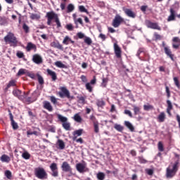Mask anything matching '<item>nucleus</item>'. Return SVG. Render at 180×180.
Returning a JSON list of instances; mask_svg holds the SVG:
<instances>
[{
    "mask_svg": "<svg viewBox=\"0 0 180 180\" xmlns=\"http://www.w3.org/2000/svg\"><path fill=\"white\" fill-rule=\"evenodd\" d=\"M13 95H14L16 98H18L20 101H25L27 103H33L35 101H37V91H34L32 93V97H27L29 95V92H24L23 96H22V91L19 89H14L13 91Z\"/></svg>",
    "mask_w": 180,
    "mask_h": 180,
    "instance_id": "f257e3e1",
    "label": "nucleus"
},
{
    "mask_svg": "<svg viewBox=\"0 0 180 180\" xmlns=\"http://www.w3.org/2000/svg\"><path fill=\"white\" fill-rule=\"evenodd\" d=\"M46 18L47 19L48 26H51V22H53V20H55V22L56 23V25H57V29H60V27H61V22H60L58 14L56 13L54 11L46 13Z\"/></svg>",
    "mask_w": 180,
    "mask_h": 180,
    "instance_id": "f03ea898",
    "label": "nucleus"
},
{
    "mask_svg": "<svg viewBox=\"0 0 180 180\" xmlns=\"http://www.w3.org/2000/svg\"><path fill=\"white\" fill-rule=\"evenodd\" d=\"M179 162H175L174 164H171L166 169V178H174L175 175H176V172H178Z\"/></svg>",
    "mask_w": 180,
    "mask_h": 180,
    "instance_id": "7ed1b4c3",
    "label": "nucleus"
},
{
    "mask_svg": "<svg viewBox=\"0 0 180 180\" xmlns=\"http://www.w3.org/2000/svg\"><path fill=\"white\" fill-rule=\"evenodd\" d=\"M4 41L7 43V44H10L11 47L18 46V38L15 36L13 32H8L7 35L4 37Z\"/></svg>",
    "mask_w": 180,
    "mask_h": 180,
    "instance_id": "20e7f679",
    "label": "nucleus"
},
{
    "mask_svg": "<svg viewBox=\"0 0 180 180\" xmlns=\"http://www.w3.org/2000/svg\"><path fill=\"white\" fill-rule=\"evenodd\" d=\"M58 95L60 98H67L68 99H74V96H71L70 93V90L67 89L65 86L59 87Z\"/></svg>",
    "mask_w": 180,
    "mask_h": 180,
    "instance_id": "39448f33",
    "label": "nucleus"
},
{
    "mask_svg": "<svg viewBox=\"0 0 180 180\" xmlns=\"http://www.w3.org/2000/svg\"><path fill=\"white\" fill-rule=\"evenodd\" d=\"M34 175L38 179H47L48 174L43 167H37L34 169Z\"/></svg>",
    "mask_w": 180,
    "mask_h": 180,
    "instance_id": "423d86ee",
    "label": "nucleus"
},
{
    "mask_svg": "<svg viewBox=\"0 0 180 180\" xmlns=\"http://www.w3.org/2000/svg\"><path fill=\"white\" fill-rule=\"evenodd\" d=\"M58 119L61 122L62 126L65 130L69 131L71 129V123L68 122V118L60 114H58Z\"/></svg>",
    "mask_w": 180,
    "mask_h": 180,
    "instance_id": "0eeeda50",
    "label": "nucleus"
},
{
    "mask_svg": "<svg viewBox=\"0 0 180 180\" xmlns=\"http://www.w3.org/2000/svg\"><path fill=\"white\" fill-rule=\"evenodd\" d=\"M76 169L79 174H84V172H89V169L86 167L85 162L82 163H77L76 165Z\"/></svg>",
    "mask_w": 180,
    "mask_h": 180,
    "instance_id": "6e6552de",
    "label": "nucleus"
},
{
    "mask_svg": "<svg viewBox=\"0 0 180 180\" xmlns=\"http://www.w3.org/2000/svg\"><path fill=\"white\" fill-rule=\"evenodd\" d=\"M145 25L149 29H154V30H161V27L158 26V23L153 22L150 21L149 20H146L145 21Z\"/></svg>",
    "mask_w": 180,
    "mask_h": 180,
    "instance_id": "1a4fd4ad",
    "label": "nucleus"
},
{
    "mask_svg": "<svg viewBox=\"0 0 180 180\" xmlns=\"http://www.w3.org/2000/svg\"><path fill=\"white\" fill-rule=\"evenodd\" d=\"M49 168L52 172L51 175L55 178H57V176H58V167H57V163L53 162L51 164Z\"/></svg>",
    "mask_w": 180,
    "mask_h": 180,
    "instance_id": "9d476101",
    "label": "nucleus"
},
{
    "mask_svg": "<svg viewBox=\"0 0 180 180\" xmlns=\"http://www.w3.org/2000/svg\"><path fill=\"white\" fill-rule=\"evenodd\" d=\"M114 53L117 58H122V48L116 43H114Z\"/></svg>",
    "mask_w": 180,
    "mask_h": 180,
    "instance_id": "9b49d317",
    "label": "nucleus"
},
{
    "mask_svg": "<svg viewBox=\"0 0 180 180\" xmlns=\"http://www.w3.org/2000/svg\"><path fill=\"white\" fill-rule=\"evenodd\" d=\"M123 20V18L120 17V15L115 16L112 24L113 27H119V26H120V23H122Z\"/></svg>",
    "mask_w": 180,
    "mask_h": 180,
    "instance_id": "f8f14e48",
    "label": "nucleus"
},
{
    "mask_svg": "<svg viewBox=\"0 0 180 180\" xmlns=\"http://www.w3.org/2000/svg\"><path fill=\"white\" fill-rule=\"evenodd\" d=\"M32 61L39 65L43 64V58L39 54L37 53L32 56Z\"/></svg>",
    "mask_w": 180,
    "mask_h": 180,
    "instance_id": "ddd939ff",
    "label": "nucleus"
},
{
    "mask_svg": "<svg viewBox=\"0 0 180 180\" xmlns=\"http://www.w3.org/2000/svg\"><path fill=\"white\" fill-rule=\"evenodd\" d=\"M61 169L63 172H72V168H71V165H70L68 162H63Z\"/></svg>",
    "mask_w": 180,
    "mask_h": 180,
    "instance_id": "4468645a",
    "label": "nucleus"
},
{
    "mask_svg": "<svg viewBox=\"0 0 180 180\" xmlns=\"http://www.w3.org/2000/svg\"><path fill=\"white\" fill-rule=\"evenodd\" d=\"M25 49L28 52L32 51V50H33L34 52L36 53V51H37V46H36V44L32 42H28L27 46L25 47Z\"/></svg>",
    "mask_w": 180,
    "mask_h": 180,
    "instance_id": "2eb2a0df",
    "label": "nucleus"
},
{
    "mask_svg": "<svg viewBox=\"0 0 180 180\" xmlns=\"http://www.w3.org/2000/svg\"><path fill=\"white\" fill-rule=\"evenodd\" d=\"M123 11L124 13L127 15V16H128L129 18H131L132 19H134L136 16V13H134L130 8H124Z\"/></svg>",
    "mask_w": 180,
    "mask_h": 180,
    "instance_id": "dca6fc26",
    "label": "nucleus"
},
{
    "mask_svg": "<svg viewBox=\"0 0 180 180\" xmlns=\"http://www.w3.org/2000/svg\"><path fill=\"white\" fill-rule=\"evenodd\" d=\"M17 86H18V81H16V79H11L7 84L5 91H8V89L11 87L16 88Z\"/></svg>",
    "mask_w": 180,
    "mask_h": 180,
    "instance_id": "f3484780",
    "label": "nucleus"
},
{
    "mask_svg": "<svg viewBox=\"0 0 180 180\" xmlns=\"http://www.w3.org/2000/svg\"><path fill=\"white\" fill-rule=\"evenodd\" d=\"M82 133H84V129H82L75 130V131H73V133H72V134H73V137H72L73 141H75L78 137H79L80 136H82Z\"/></svg>",
    "mask_w": 180,
    "mask_h": 180,
    "instance_id": "a211bd4d",
    "label": "nucleus"
},
{
    "mask_svg": "<svg viewBox=\"0 0 180 180\" xmlns=\"http://www.w3.org/2000/svg\"><path fill=\"white\" fill-rule=\"evenodd\" d=\"M165 53L167 57H169L172 61H174V54L172 53V51L169 49V47H165Z\"/></svg>",
    "mask_w": 180,
    "mask_h": 180,
    "instance_id": "6ab92c4d",
    "label": "nucleus"
},
{
    "mask_svg": "<svg viewBox=\"0 0 180 180\" xmlns=\"http://www.w3.org/2000/svg\"><path fill=\"white\" fill-rule=\"evenodd\" d=\"M43 105L44 109H46V110H49V112H53V106L50 102L45 101L43 102Z\"/></svg>",
    "mask_w": 180,
    "mask_h": 180,
    "instance_id": "aec40b11",
    "label": "nucleus"
},
{
    "mask_svg": "<svg viewBox=\"0 0 180 180\" xmlns=\"http://www.w3.org/2000/svg\"><path fill=\"white\" fill-rule=\"evenodd\" d=\"M166 118L167 117L165 115V112H162L158 116L157 120H158V122H159V123H163V122H165Z\"/></svg>",
    "mask_w": 180,
    "mask_h": 180,
    "instance_id": "412c9836",
    "label": "nucleus"
},
{
    "mask_svg": "<svg viewBox=\"0 0 180 180\" xmlns=\"http://www.w3.org/2000/svg\"><path fill=\"white\" fill-rule=\"evenodd\" d=\"M51 46L55 49H58V50H64V47H63V45H61L58 41L52 42Z\"/></svg>",
    "mask_w": 180,
    "mask_h": 180,
    "instance_id": "4be33fe9",
    "label": "nucleus"
},
{
    "mask_svg": "<svg viewBox=\"0 0 180 180\" xmlns=\"http://www.w3.org/2000/svg\"><path fill=\"white\" fill-rule=\"evenodd\" d=\"M46 72H48V74L50 75V77H51L52 80L56 81L57 79V74L56 73V72H54L50 69H47Z\"/></svg>",
    "mask_w": 180,
    "mask_h": 180,
    "instance_id": "5701e85b",
    "label": "nucleus"
},
{
    "mask_svg": "<svg viewBox=\"0 0 180 180\" xmlns=\"http://www.w3.org/2000/svg\"><path fill=\"white\" fill-rule=\"evenodd\" d=\"M56 146H58L59 150H64L65 148V143L61 139L57 141Z\"/></svg>",
    "mask_w": 180,
    "mask_h": 180,
    "instance_id": "b1692460",
    "label": "nucleus"
},
{
    "mask_svg": "<svg viewBox=\"0 0 180 180\" xmlns=\"http://www.w3.org/2000/svg\"><path fill=\"white\" fill-rule=\"evenodd\" d=\"M1 162H11V157L8 156V155H2L1 158Z\"/></svg>",
    "mask_w": 180,
    "mask_h": 180,
    "instance_id": "393cba45",
    "label": "nucleus"
},
{
    "mask_svg": "<svg viewBox=\"0 0 180 180\" xmlns=\"http://www.w3.org/2000/svg\"><path fill=\"white\" fill-rule=\"evenodd\" d=\"M167 112L169 116H171V110H172V103H171V101L167 100Z\"/></svg>",
    "mask_w": 180,
    "mask_h": 180,
    "instance_id": "a878e982",
    "label": "nucleus"
},
{
    "mask_svg": "<svg viewBox=\"0 0 180 180\" xmlns=\"http://www.w3.org/2000/svg\"><path fill=\"white\" fill-rule=\"evenodd\" d=\"M70 42L72 43V44H74V41H72L70 37L66 36L63 41V44L67 46L70 44Z\"/></svg>",
    "mask_w": 180,
    "mask_h": 180,
    "instance_id": "bb28decb",
    "label": "nucleus"
},
{
    "mask_svg": "<svg viewBox=\"0 0 180 180\" xmlns=\"http://www.w3.org/2000/svg\"><path fill=\"white\" fill-rule=\"evenodd\" d=\"M75 9V6L72 4H70L68 5L66 8L67 13H71V12H74V10Z\"/></svg>",
    "mask_w": 180,
    "mask_h": 180,
    "instance_id": "cd10ccee",
    "label": "nucleus"
},
{
    "mask_svg": "<svg viewBox=\"0 0 180 180\" xmlns=\"http://www.w3.org/2000/svg\"><path fill=\"white\" fill-rule=\"evenodd\" d=\"M143 110H146V112H148L149 110H154V105L147 103L143 105Z\"/></svg>",
    "mask_w": 180,
    "mask_h": 180,
    "instance_id": "c85d7f7f",
    "label": "nucleus"
},
{
    "mask_svg": "<svg viewBox=\"0 0 180 180\" xmlns=\"http://www.w3.org/2000/svg\"><path fill=\"white\" fill-rule=\"evenodd\" d=\"M124 124L126 127H127L130 130V131H134V127L133 126V124H131L130 122L125 121Z\"/></svg>",
    "mask_w": 180,
    "mask_h": 180,
    "instance_id": "c756f323",
    "label": "nucleus"
},
{
    "mask_svg": "<svg viewBox=\"0 0 180 180\" xmlns=\"http://www.w3.org/2000/svg\"><path fill=\"white\" fill-rule=\"evenodd\" d=\"M94 133L98 134V133H99V122H98V121H94Z\"/></svg>",
    "mask_w": 180,
    "mask_h": 180,
    "instance_id": "7c9ffc66",
    "label": "nucleus"
},
{
    "mask_svg": "<svg viewBox=\"0 0 180 180\" xmlns=\"http://www.w3.org/2000/svg\"><path fill=\"white\" fill-rule=\"evenodd\" d=\"M56 67H58V68H67V65H64L63 62L58 60L55 62Z\"/></svg>",
    "mask_w": 180,
    "mask_h": 180,
    "instance_id": "2f4dec72",
    "label": "nucleus"
},
{
    "mask_svg": "<svg viewBox=\"0 0 180 180\" xmlns=\"http://www.w3.org/2000/svg\"><path fill=\"white\" fill-rule=\"evenodd\" d=\"M25 74H27V70L26 69L21 68L18 70L17 73L18 77H22V75H25Z\"/></svg>",
    "mask_w": 180,
    "mask_h": 180,
    "instance_id": "473e14b6",
    "label": "nucleus"
},
{
    "mask_svg": "<svg viewBox=\"0 0 180 180\" xmlns=\"http://www.w3.org/2000/svg\"><path fill=\"white\" fill-rule=\"evenodd\" d=\"M73 119L77 123H81V122H82V118L81 117L79 114H75Z\"/></svg>",
    "mask_w": 180,
    "mask_h": 180,
    "instance_id": "72a5a7b5",
    "label": "nucleus"
},
{
    "mask_svg": "<svg viewBox=\"0 0 180 180\" xmlns=\"http://www.w3.org/2000/svg\"><path fill=\"white\" fill-rule=\"evenodd\" d=\"M4 175L8 179H12V172H11V170H6Z\"/></svg>",
    "mask_w": 180,
    "mask_h": 180,
    "instance_id": "f704fd0d",
    "label": "nucleus"
},
{
    "mask_svg": "<svg viewBox=\"0 0 180 180\" xmlns=\"http://www.w3.org/2000/svg\"><path fill=\"white\" fill-rule=\"evenodd\" d=\"M37 77L38 78V82L39 85H43L44 84V79H43V77L39 74L37 75Z\"/></svg>",
    "mask_w": 180,
    "mask_h": 180,
    "instance_id": "c9c22d12",
    "label": "nucleus"
},
{
    "mask_svg": "<svg viewBox=\"0 0 180 180\" xmlns=\"http://www.w3.org/2000/svg\"><path fill=\"white\" fill-rule=\"evenodd\" d=\"M84 43L88 44V46H91L92 44V39L89 37H85Z\"/></svg>",
    "mask_w": 180,
    "mask_h": 180,
    "instance_id": "e433bc0d",
    "label": "nucleus"
},
{
    "mask_svg": "<svg viewBox=\"0 0 180 180\" xmlns=\"http://www.w3.org/2000/svg\"><path fill=\"white\" fill-rule=\"evenodd\" d=\"M108 81H109V79H108V78H103L102 83H101V86L103 88H106V85H108Z\"/></svg>",
    "mask_w": 180,
    "mask_h": 180,
    "instance_id": "4c0bfd02",
    "label": "nucleus"
},
{
    "mask_svg": "<svg viewBox=\"0 0 180 180\" xmlns=\"http://www.w3.org/2000/svg\"><path fill=\"white\" fill-rule=\"evenodd\" d=\"M114 129L117 130V131H123V127L120 124H115L114 126Z\"/></svg>",
    "mask_w": 180,
    "mask_h": 180,
    "instance_id": "58836bf2",
    "label": "nucleus"
},
{
    "mask_svg": "<svg viewBox=\"0 0 180 180\" xmlns=\"http://www.w3.org/2000/svg\"><path fill=\"white\" fill-rule=\"evenodd\" d=\"M97 179L98 180H103V179H105V174L103 172H98L97 174Z\"/></svg>",
    "mask_w": 180,
    "mask_h": 180,
    "instance_id": "ea45409f",
    "label": "nucleus"
},
{
    "mask_svg": "<svg viewBox=\"0 0 180 180\" xmlns=\"http://www.w3.org/2000/svg\"><path fill=\"white\" fill-rule=\"evenodd\" d=\"M22 158H24V160H29L30 158V153H28L27 152H24L22 154Z\"/></svg>",
    "mask_w": 180,
    "mask_h": 180,
    "instance_id": "a19ab883",
    "label": "nucleus"
},
{
    "mask_svg": "<svg viewBox=\"0 0 180 180\" xmlns=\"http://www.w3.org/2000/svg\"><path fill=\"white\" fill-rule=\"evenodd\" d=\"M96 105L99 108H102V106H105V101L103 100H97Z\"/></svg>",
    "mask_w": 180,
    "mask_h": 180,
    "instance_id": "79ce46f5",
    "label": "nucleus"
},
{
    "mask_svg": "<svg viewBox=\"0 0 180 180\" xmlns=\"http://www.w3.org/2000/svg\"><path fill=\"white\" fill-rule=\"evenodd\" d=\"M78 102L81 103L82 105H85V97L84 96H79L77 97Z\"/></svg>",
    "mask_w": 180,
    "mask_h": 180,
    "instance_id": "37998d69",
    "label": "nucleus"
},
{
    "mask_svg": "<svg viewBox=\"0 0 180 180\" xmlns=\"http://www.w3.org/2000/svg\"><path fill=\"white\" fill-rule=\"evenodd\" d=\"M134 108V115H139L140 113V107L136 106V105H133Z\"/></svg>",
    "mask_w": 180,
    "mask_h": 180,
    "instance_id": "c03bdc74",
    "label": "nucleus"
},
{
    "mask_svg": "<svg viewBox=\"0 0 180 180\" xmlns=\"http://www.w3.org/2000/svg\"><path fill=\"white\" fill-rule=\"evenodd\" d=\"M174 84L176 85V86H177L179 88V89H180V84H179V80L178 79V77H174L173 78Z\"/></svg>",
    "mask_w": 180,
    "mask_h": 180,
    "instance_id": "a18cd8bd",
    "label": "nucleus"
},
{
    "mask_svg": "<svg viewBox=\"0 0 180 180\" xmlns=\"http://www.w3.org/2000/svg\"><path fill=\"white\" fill-rule=\"evenodd\" d=\"M11 126L13 130H18V129H19V125H18V123H16L15 121H11Z\"/></svg>",
    "mask_w": 180,
    "mask_h": 180,
    "instance_id": "49530a36",
    "label": "nucleus"
},
{
    "mask_svg": "<svg viewBox=\"0 0 180 180\" xmlns=\"http://www.w3.org/2000/svg\"><path fill=\"white\" fill-rule=\"evenodd\" d=\"M27 76L29 77L30 78H32V79H34L36 78V75L33 73L32 72H27Z\"/></svg>",
    "mask_w": 180,
    "mask_h": 180,
    "instance_id": "de8ad7c7",
    "label": "nucleus"
},
{
    "mask_svg": "<svg viewBox=\"0 0 180 180\" xmlns=\"http://www.w3.org/2000/svg\"><path fill=\"white\" fill-rule=\"evenodd\" d=\"M158 150L159 151H164V145L162 144V142L159 141L158 144Z\"/></svg>",
    "mask_w": 180,
    "mask_h": 180,
    "instance_id": "09e8293b",
    "label": "nucleus"
},
{
    "mask_svg": "<svg viewBox=\"0 0 180 180\" xmlns=\"http://www.w3.org/2000/svg\"><path fill=\"white\" fill-rule=\"evenodd\" d=\"M79 11L80 12H84L85 13H88V10H86V8H85V6H79Z\"/></svg>",
    "mask_w": 180,
    "mask_h": 180,
    "instance_id": "8fccbe9b",
    "label": "nucleus"
},
{
    "mask_svg": "<svg viewBox=\"0 0 180 180\" xmlns=\"http://www.w3.org/2000/svg\"><path fill=\"white\" fill-rule=\"evenodd\" d=\"M86 89L89 91V92H92V86H91V83H86Z\"/></svg>",
    "mask_w": 180,
    "mask_h": 180,
    "instance_id": "3c124183",
    "label": "nucleus"
},
{
    "mask_svg": "<svg viewBox=\"0 0 180 180\" xmlns=\"http://www.w3.org/2000/svg\"><path fill=\"white\" fill-rule=\"evenodd\" d=\"M0 25L1 26L6 25V20L3 17H0Z\"/></svg>",
    "mask_w": 180,
    "mask_h": 180,
    "instance_id": "603ef678",
    "label": "nucleus"
},
{
    "mask_svg": "<svg viewBox=\"0 0 180 180\" xmlns=\"http://www.w3.org/2000/svg\"><path fill=\"white\" fill-rule=\"evenodd\" d=\"M138 159L141 164H146L147 162V160H146V159L141 156L138 157Z\"/></svg>",
    "mask_w": 180,
    "mask_h": 180,
    "instance_id": "864d4df0",
    "label": "nucleus"
},
{
    "mask_svg": "<svg viewBox=\"0 0 180 180\" xmlns=\"http://www.w3.org/2000/svg\"><path fill=\"white\" fill-rule=\"evenodd\" d=\"M16 56L18 58H23V57H25V53L22 51H18Z\"/></svg>",
    "mask_w": 180,
    "mask_h": 180,
    "instance_id": "5fc2aeb1",
    "label": "nucleus"
},
{
    "mask_svg": "<svg viewBox=\"0 0 180 180\" xmlns=\"http://www.w3.org/2000/svg\"><path fill=\"white\" fill-rule=\"evenodd\" d=\"M165 89L167 98H171V91H169V87H168V86H166Z\"/></svg>",
    "mask_w": 180,
    "mask_h": 180,
    "instance_id": "6e6d98bb",
    "label": "nucleus"
},
{
    "mask_svg": "<svg viewBox=\"0 0 180 180\" xmlns=\"http://www.w3.org/2000/svg\"><path fill=\"white\" fill-rule=\"evenodd\" d=\"M22 29L25 32V33H29V26H27V25H26L25 23L23 24Z\"/></svg>",
    "mask_w": 180,
    "mask_h": 180,
    "instance_id": "4d7b16f0",
    "label": "nucleus"
},
{
    "mask_svg": "<svg viewBox=\"0 0 180 180\" xmlns=\"http://www.w3.org/2000/svg\"><path fill=\"white\" fill-rule=\"evenodd\" d=\"M50 100H51V102H52V103H53V105H56V104L57 103V98H56L54 97V96H51L50 97Z\"/></svg>",
    "mask_w": 180,
    "mask_h": 180,
    "instance_id": "13d9d810",
    "label": "nucleus"
},
{
    "mask_svg": "<svg viewBox=\"0 0 180 180\" xmlns=\"http://www.w3.org/2000/svg\"><path fill=\"white\" fill-rule=\"evenodd\" d=\"M154 37L155 38L156 40H161V39H162V37L157 32L154 33Z\"/></svg>",
    "mask_w": 180,
    "mask_h": 180,
    "instance_id": "bf43d9fd",
    "label": "nucleus"
},
{
    "mask_svg": "<svg viewBox=\"0 0 180 180\" xmlns=\"http://www.w3.org/2000/svg\"><path fill=\"white\" fill-rule=\"evenodd\" d=\"M66 29L69 30L70 32L72 31L74 29V27L72 26V24H68L66 25Z\"/></svg>",
    "mask_w": 180,
    "mask_h": 180,
    "instance_id": "052dcab7",
    "label": "nucleus"
},
{
    "mask_svg": "<svg viewBox=\"0 0 180 180\" xmlns=\"http://www.w3.org/2000/svg\"><path fill=\"white\" fill-rule=\"evenodd\" d=\"M75 25H77L78 23H79L80 25H84V22L82 21V18H77L76 19V20L75 21Z\"/></svg>",
    "mask_w": 180,
    "mask_h": 180,
    "instance_id": "680f3d73",
    "label": "nucleus"
},
{
    "mask_svg": "<svg viewBox=\"0 0 180 180\" xmlns=\"http://www.w3.org/2000/svg\"><path fill=\"white\" fill-rule=\"evenodd\" d=\"M172 42H173V43L179 44V43H180V39H179V37H174L172 39Z\"/></svg>",
    "mask_w": 180,
    "mask_h": 180,
    "instance_id": "e2e57ef3",
    "label": "nucleus"
},
{
    "mask_svg": "<svg viewBox=\"0 0 180 180\" xmlns=\"http://www.w3.org/2000/svg\"><path fill=\"white\" fill-rule=\"evenodd\" d=\"M124 114L129 116V117H133V114H131V111H130L129 110H124Z\"/></svg>",
    "mask_w": 180,
    "mask_h": 180,
    "instance_id": "0e129e2a",
    "label": "nucleus"
},
{
    "mask_svg": "<svg viewBox=\"0 0 180 180\" xmlns=\"http://www.w3.org/2000/svg\"><path fill=\"white\" fill-rule=\"evenodd\" d=\"M174 19H175V15L170 14L167 18V22H172V20H174Z\"/></svg>",
    "mask_w": 180,
    "mask_h": 180,
    "instance_id": "69168bd1",
    "label": "nucleus"
},
{
    "mask_svg": "<svg viewBox=\"0 0 180 180\" xmlns=\"http://www.w3.org/2000/svg\"><path fill=\"white\" fill-rule=\"evenodd\" d=\"M77 36L79 39H84V37H85V34H84L82 32H78Z\"/></svg>",
    "mask_w": 180,
    "mask_h": 180,
    "instance_id": "338daca9",
    "label": "nucleus"
},
{
    "mask_svg": "<svg viewBox=\"0 0 180 180\" xmlns=\"http://www.w3.org/2000/svg\"><path fill=\"white\" fill-rule=\"evenodd\" d=\"M98 37L100 39H101V40H103V41H105V40H106V35H105L103 34H100Z\"/></svg>",
    "mask_w": 180,
    "mask_h": 180,
    "instance_id": "774afa93",
    "label": "nucleus"
}]
</instances>
